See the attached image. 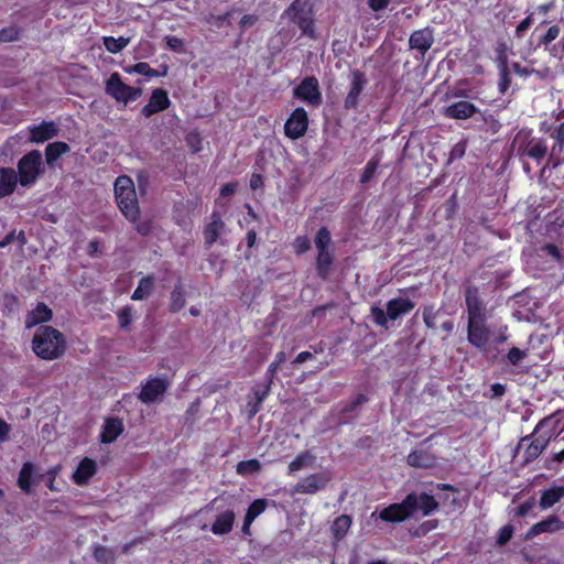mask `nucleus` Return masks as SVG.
Listing matches in <instances>:
<instances>
[{"label": "nucleus", "instance_id": "obj_63", "mask_svg": "<svg viewBox=\"0 0 564 564\" xmlns=\"http://www.w3.org/2000/svg\"><path fill=\"white\" fill-rule=\"evenodd\" d=\"M61 470V467L59 466H54L52 468H50L46 473V477H47V488L52 491L56 490L55 486H54V481L56 479V476L58 475Z\"/></svg>", "mask_w": 564, "mask_h": 564}, {"label": "nucleus", "instance_id": "obj_14", "mask_svg": "<svg viewBox=\"0 0 564 564\" xmlns=\"http://www.w3.org/2000/svg\"><path fill=\"white\" fill-rule=\"evenodd\" d=\"M467 318L488 317L486 304L476 285H467L464 290Z\"/></svg>", "mask_w": 564, "mask_h": 564}, {"label": "nucleus", "instance_id": "obj_50", "mask_svg": "<svg viewBox=\"0 0 564 564\" xmlns=\"http://www.w3.org/2000/svg\"><path fill=\"white\" fill-rule=\"evenodd\" d=\"M271 387H272V383H269L267 381V383L264 386H254L252 388V393H253V400L254 401H258V403H263V401L265 400V398L270 394L271 392Z\"/></svg>", "mask_w": 564, "mask_h": 564}, {"label": "nucleus", "instance_id": "obj_56", "mask_svg": "<svg viewBox=\"0 0 564 564\" xmlns=\"http://www.w3.org/2000/svg\"><path fill=\"white\" fill-rule=\"evenodd\" d=\"M513 532H514V529L511 524L503 525L498 532L497 544L498 545L507 544L512 539Z\"/></svg>", "mask_w": 564, "mask_h": 564}, {"label": "nucleus", "instance_id": "obj_53", "mask_svg": "<svg viewBox=\"0 0 564 564\" xmlns=\"http://www.w3.org/2000/svg\"><path fill=\"white\" fill-rule=\"evenodd\" d=\"M231 15V12L228 11L224 14H218V15H215V14H209L205 21L208 23V24H212L218 29L223 28L225 24H229V17Z\"/></svg>", "mask_w": 564, "mask_h": 564}, {"label": "nucleus", "instance_id": "obj_33", "mask_svg": "<svg viewBox=\"0 0 564 564\" xmlns=\"http://www.w3.org/2000/svg\"><path fill=\"white\" fill-rule=\"evenodd\" d=\"M564 497V487L563 486H554L546 490H544L540 498V507L541 509H549L553 507L556 502H558Z\"/></svg>", "mask_w": 564, "mask_h": 564}, {"label": "nucleus", "instance_id": "obj_62", "mask_svg": "<svg viewBox=\"0 0 564 564\" xmlns=\"http://www.w3.org/2000/svg\"><path fill=\"white\" fill-rule=\"evenodd\" d=\"M238 187V182H229L221 185L219 189V194L221 197H228L236 193Z\"/></svg>", "mask_w": 564, "mask_h": 564}, {"label": "nucleus", "instance_id": "obj_54", "mask_svg": "<svg viewBox=\"0 0 564 564\" xmlns=\"http://www.w3.org/2000/svg\"><path fill=\"white\" fill-rule=\"evenodd\" d=\"M533 12L529 13L516 28L514 36L517 39H522L525 34V32L530 29L532 25L534 19H533Z\"/></svg>", "mask_w": 564, "mask_h": 564}, {"label": "nucleus", "instance_id": "obj_25", "mask_svg": "<svg viewBox=\"0 0 564 564\" xmlns=\"http://www.w3.org/2000/svg\"><path fill=\"white\" fill-rule=\"evenodd\" d=\"M18 183L19 180L14 169L0 167V198L13 194Z\"/></svg>", "mask_w": 564, "mask_h": 564}, {"label": "nucleus", "instance_id": "obj_61", "mask_svg": "<svg viewBox=\"0 0 564 564\" xmlns=\"http://www.w3.org/2000/svg\"><path fill=\"white\" fill-rule=\"evenodd\" d=\"M553 138L555 140L553 151H555L556 145H558L560 149L564 148V121L556 127Z\"/></svg>", "mask_w": 564, "mask_h": 564}, {"label": "nucleus", "instance_id": "obj_49", "mask_svg": "<svg viewBox=\"0 0 564 564\" xmlns=\"http://www.w3.org/2000/svg\"><path fill=\"white\" fill-rule=\"evenodd\" d=\"M120 328H127L132 323V306L127 305L117 313Z\"/></svg>", "mask_w": 564, "mask_h": 564}, {"label": "nucleus", "instance_id": "obj_21", "mask_svg": "<svg viewBox=\"0 0 564 564\" xmlns=\"http://www.w3.org/2000/svg\"><path fill=\"white\" fill-rule=\"evenodd\" d=\"M226 224L223 221L218 212H213L210 215V223L204 227V241L207 247H212L224 231Z\"/></svg>", "mask_w": 564, "mask_h": 564}, {"label": "nucleus", "instance_id": "obj_10", "mask_svg": "<svg viewBox=\"0 0 564 564\" xmlns=\"http://www.w3.org/2000/svg\"><path fill=\"white\" fill-rule=\"evenodd\" d=\"M170 386L171 380L167 377L150 376L147 381L141 384L138 399L144 404L155 403L166 393Z\"/></svg>", "mask_w": 564, "mask_h": 564}, {"label": "nucleus", "instance_id": "obj_60", "mask_svg": "<svg viewBox=\"0 0 564 564\" xmlns=\"http://www.w3.org/2000/svg\"><path fill=\"white\" fill-rule=\"evenodd\" d=\"M500 79H499V93L506 94V91L509 89L511 85V75L509 70L499 72Z\"/></svg>", "mask_w": 564, "mask_h": 564}, {"label": "nucleus", "instance_id": "obj_2", "mask_svg": "<svg viewBox=\"0 0 564 564\" xmlns=\"http://www.w3.org/2000/svg\"><path fill=\"white\" fill-rule=\"evenodd\" d=\"M66 349L63 333L53 326H40L32 339V350L43 360H54L62 357Z\"/></svg>", "mask_w": 564, "mask_h": 564}, {"label": "nucleus", "instance_id": "obj_43", "mask_svg": "<svg viewBox=\"0 0 564 564\" xmlns=\"http://www.w3.org/2000/svg\"><path fill=\"white\" fill-rule=\"evenodd\" d=\"M22 29L17 25L6 26L0 30V43H10L19 41Z\"/></svg>", "mask_w": 564, "mask_h": 564}, {"label": "nucleus", "instance_id": "obj_13", "mask_svg": "<svg viewBox=\"0 0 564 564\" xmlns=\"http://www.w3.org/2000/svg\"><path fill=\"white\" fill-rule=\"evenodd\" d=\"M332 477L326 471L314 473L301 479L294 486V494L313 495L326 488Z\"/></svg>", "mask_w": 564, "mask_h": 564}, {"label": "nucleus", "instance_id": "obj_38", "mask_svg": "<svg viewBox=\"0 0 564 564\" xmlns=\"http://www.w3.org/2000/svg\"><path fill=\"white\" fill-rule=\"evenodd\" d=\"M129 44V39L120 36L118 39L113 36L104 37V45L106 50L112 54L121 52Z\"/></svg>", "mask_w": 564, "mask_h": 564}, {"label": "nucleus", "instance_id": "obj_4", "mask_svg": "<svg viewBox=\"0 0 564 564\" xmlns=\"http://www.w3.org/2000/svg\"><path fill=\"white\" fill-rule=\"evenodd\" d=\"M113 191L117 206L124 218L130 223H137L141 210L132 178L127 175L118 176L113 184Z\"/></svg>", "mask_w": 564, "mask_h": 564}, {"label": "nucleus", "instance_id": "obj_37", "mask_svg": "<svg viewBox=\"0 0 564 564\" xmlns=\"http://www.w3.org/2000/svg\"><path fill=\"white\" fill-rule=\"evenodd\" d=\"M315 247L318 250H330L332 235L327 227H321L314 237Z\"/></svg>", "mask_w": 564, "mask_h": 564}, {"label": "nucleus", "instance_id": "obj_64", "mask_svg": "<svg viewBox=\"0 0 564 564\" xmlns=\"http://www.w3.org/2000/svg\"><path fill=\"white\" fill-rule=\"evenodd\" d=\"M263 185H264L263 176L259 173H252L250 181H249L250 188L252 191H257L259 188H262Z\"/></svg>", "mask_w": 564, "mask_h": 564}, {"label": "nucleus", "instance_id": "obj_34", "mask_svg": "<svg viewBox=\"0 0 564 564\" xmlns=\"http://www.w3.org/2000/svg\"><path fill=\"white\" fill-rule=\"evenodd\" d=\"M33 474L34 465L30 462L24 463L19 473L18 486L25 494L32 491Z\"/></svg>", "mask_w": 564, "mask_h": 564}, {"label": "nucleus", "instance_id": "obj_9", "mask_svg": "<svg viewBox=\"0 0 564 564\" xmlns=\"http://www.w3.org/2000/svg\"><path fill=\"white\" fill-rule=\"evenodd\" d=\"M293 97L307 106L317 108L323 102L318 79L315 76L304 77L293 89Z\"/></svg>", "mask_w": 564, "mask_h": 564}, {"label": "nucleus", "instance_id": "obj_1", "mask_svg": "<svg viewBox=\"0 0 564 564\" xmlns=\"http://www.w3.org/2000/svg\"><path fill=\"white\" fill-rule=\"evenodd\" d=\"M440 509V503L433 495L427 492H409L401 502L391 503L379 512V519L388 523H401L416 512L423 517L431 516Z\"/></svg>", "mask_w": 564, "mask_h": 564}, {"label": "nucleus", "instance_id": "obj_36", "mask_svg": "<svg viewBox=\"0 0 564 564\" xmlns=\"http://www.w3.org/2000/svg\"><path fill=\"white\" fill-rule=\"evenodd\" d=\"M261 470V463L257 458L240 460L236 466V471L240 476L257 474Z\"/></svg>", "mask_w": 564, "mask_h": 564}, {"label": "nucleus", "instance_id": "obj_45", "mask_svg": "<svg viewBox=\"0 0 564 564\" xmlns=\"http://www.w3.org/2000/svg\"><path fill=\"white\" fill-rule=\"evenodd\" d=\"M268 500L259 498L253 500L247 509L246 517L256 520L267 509Z\"/></svg>", "mask_w": 564, "mask_h": 564}, {"label": "nucleus", "instance_id": "obj_39", "mask_svg": "<svg viewBox=\"0 0 564 564\" xmlns=\"http://www.w3.org/2000/svg\"><path fill=\"white\" fill-rule=\"evenodd\" d=\"M379 164H380V158L379 156H372L366 164L361 175H360V180L359 182L361 184H367L371 181V178L375 176L378 167H379Z\"/></svg>", "mask_w": 564, "mask_h": 564}, {"label": "nucleus", "instance_id": "obj_57", "mask_svg": "<svg viewBox=\"0 0 564 564\" xmlns=\"http://www.w3.org/2000/svg\"><path fill=\"white\" fill-rule=\"evenodd\" d=\"M132 224L134 225L135 231L143 237L149 236L153 228L152 220H150V219L140 221V218H139L137 220V223H132Z\"/></svg>", "mask_w": 564, "mask_h": 564}, {"label": "nucleus", "instance_id": "obj_19", "mask_svg": "<svg viewBox=\"0 0 564 564\" xmlns=\"http://www.w3.org/2000/svg\"><path fill=\"white\" fill-rule=\"evenodd\" d=\"M479 109L467 100H459L444 109V116L449 119L467 120L475 116Z\"/></svg>", "mask_w": 564, "mask_h": 564}, {"label": "nucleus", "instance_id": "obj_48", "mask_svg": "<svg viewBox=\"0 0 564 564\" xmlns=\"http://www.w3.org/2000/svg\"><path fill=\"white\" fill-rule=\"evenodd\" d=\"M527 356V350H522L518 347H512L509 349L506 358L509 365L518 366Z\"/></svg>", "mask_w": 564, "mask_h": 564}, {"label": "nucleus", "instance_id": "obj_15", "mask_svg": "<svg viewBox=\"0 0 564 564\" xmlns=\"http://www.w3.org/2000/svg\"><path fill=\"white\" fill-rule=\"evenodd\" d=\"M351 82L349 91L344 100V108L346 110L357 109L359 105V98L362 94L365 86L367 84V77L364 72L359 69H354L350 73Z\"/></svg>", "mask_w": 564, "mask_h": 564}, {"label": "nucleus", "instance_id": "obj_20", "mask_svg": "<svg viewBox=\"0 0 564 564\" xmlns=\"http://www.w3.org/2000/svg\"><path fill=\"white\" fill-rule=\"evenodd\" d=\"M436 455L430 449H413L406 457L408 465L414 468H433L436 465Z\"/></svg>", "mask_w": 564, "mask_h": 564}, {"label": "nucleus", "instance_id": "obj_31", "mask_svg": "<svg viewBox=\"0 0 564 564\" xmlns=\"http://www.w3.org/2000/svg\"><path fill=\"white\" fill-rule=\"evenodd\" d=\"M155 280L153 275H145L140 279L137 289L133 291L131 299L133 301H143L148 299L154 290Z\"/></svg>", "mask_w": 564, "mask_h": 564}, {"label": "nucleus", "instance_id": "obj_6", "mask_svg": "<svg viewBox=\"0 0 564 564\" xmlns=\"http://www.w3.org/2000/svg\"><path fill=\"white\" fill-rule=\"evenodd\" d=\"M42 172V154L39 150L28 152L18 162L17 175L22 187L34 185Z\"/></svg>", "mask_w": 564, "mask_h": 564}, {"label": "nucleus", "instance_id": "obj_32", "mask_svg": "<svg viewBox=\"0 0 564 564\" xmlns=\"http://www.w3.org/2000/svg\"><path fill=\"white\" fill-rule=\"evenodd\" d=\"M186 304L185 290L181 282L176 283L170 294L169 312L177 313Z\"/></svg>", "mask_w": 564, "mask_h": 564}, {"label": "nucleus", "instance_id": "obj_42", "mask_svg": "<svg viewBox=\"0 0 564 564\" xmlns=\"http://www.w3.org/2000/svg\"><path fill=\"white\" fill-rule=\"evenodd\" d=\"M314 460V456H312L308 452L300 453L290 464H289V473L293 474L301 470L303 467L307 466Z\"/></svg>", "mask_w": 564, "mask_h": 564}, {"label": "nucleus", "instance_id": "obj_18", "mask_svg": "<svg viewBox=\"0 0 564 564\" xmlns=\"http://www.w3.org/2000/svg\"><path fill=\"white\" fill-rule=\"evenodd\" d=\"M434 43L433 29L426 26L424 29L415 30L409 39V46L424 55Z\"/></svg>", "mask_w": 564, "mask_h": 564}, {"label": "nucleus", "instance_id": "obj_8", "mask_svg": "<svg viewBox=\"0 0 564 564\" xmlns=\"http://www.w3.org/2000/svg\"><path fill=\"white\" fill-rule=\"evenodd\" d=\"M105 91L117 101L124 104L135 100L142 94L141 88L124 84L119 73H112L106 80Z\"/></svg>", "mask_w": 564, "mask_h": 564}, {"label": "nucleus", "instance_id": "obj_28", "mask_svg": "<svg viewBox=\"0 0 564 564\" xmlns=\"http://www.w3.org/2000/svg\"><path fill=\"white\" fill-rule=\"evenodd\" d=\"M236 514L234 510H226L218 514L212 524L210 531L216 535L228 534L234 527Z\"/></svg>", "mask_w": 564, "mask_h": 564}, {"label": "nucleus", "instance_id": "obj_35", "mask_svg": "<svg viewBox=\"0 0 564 564\" xmlns=\"http://www.w3.org/2000/svg\"><path fill=\"white\" fill-rule=\"evenodd\" d=\"M350 525H351V518L349 516H347V514L338 516L332 524V531H333L335 539H337V540L343 539L347 534Z\"/></svg>", "mask_w": 564, "mask_h": 564}, {"label": "nucleus", "instance_id": "obj_52", "mask_svg": "<svg viewBox=\"0 0 564 564\" xmlns=\"http://www.w3.org/2000/svg\"><path fill=\"white\" fill-rule=\"evenodd\" d=\"M535 505H536L535 498L530 497L528 500H525L524 502L519 505V507L517 508V510L514 512V516L518 518H524V517L529 516V513L534 509Z\"/></svg>", "mask_w": 564, "mask_h": 564}, {"label": "nucleus", "instance_id": "obj_12", "mask_svg": "<svg viewBox=\"0 0 564 564\" xmlns=\"http://www.w3.org/2000/svg\"><path fill=\"white\" fill-rule=\"evenodd\" d=\"M310 124L307 111L303 107H296L284 123V134L291 140L303 138Z\"/></svg>", "mask_w": 564, "mask_h": 564}, {"label": "nucleus", "instance_id": "obj_26", "mask_svg": "<svg viewBox=\"0 0 564 564\" xmlns=\"http://www.w3.org/2000/svg\"><path fill=\"white\" fill-rule=\"evenodd\" d=\"M123 432V423L118 417L107 419L100 433V441L104 444L115 442Z\"/></svg>", "mask_w": 564, "mask_h": 564}, {"label": "nucleus", "instance_id": "obj_27", "mask_svg": "<svg viewBox=\"0 0 564 564\" xmlns=\"http://www.w3.org/2000/svg\"><path fill=\"white\" fill-rule=\"evenodd\" d=\"M52 316V310L45 303L40 302L35 308L28 313L25 317V326L26 328L34 327L41 323L51 321Z\"/></svg>", "mask_w": 564, "mask_h": 564}, {"label": "nucleus", "instance_id": "obj_22", "mask_svg": "<svg viewBox=\"0 0 564 564\" xmlns=\"http://www.w3.org/2000/svg\"><path fill=\"white\" fill-rule=\"evenodd\" d=\"M414 306L415 303L405 297H394L389 300L386 304L390 321H397L401 316L409 314Z\"/></svg>", "mask_w": 564, "mask_h": 564}, {"label": "nucleus", "instance_id": "obj_17", "mask_svg": "<svg viewBox=\"0 0 564 564\" xmlns=\"http://www.w3.org/2000/svg\"><path fill=\"white\" fill-rule=\"evenodd\" d=\"M29 140L32 143H44L57 137L59 130L54 121H42L37 126H30Z\"/></svg>", "mask_w": 564, "mask_h": 564}, {"label": "nucleus", "instance_id": "obj_11", "mask_svg": "<svg viewBox=\"0 0 564 564\" xmlns=\"http://www.w3.org/2000/svg\"><path fill=\"white\" fill-rule=\"evenodd\" d=\"M488 317L467 318V340L479 350H487L491 330L487 325Z\"/></svg>", "mask_w": 564, "mask_h": 564}, {"label": "nucleus", "instance_id": "obj_29", "mask_svg": "<svg viewBox=\"0 0 564 564\" xmlns=\"http://www.w3.org/2000/svg\"><path fill=\"white\" fill-rule=\"evenodd\" d=\"M563 527L562 521L556 516H550L546 519L533 524L529 531L528 536H536L541 533H553L561 530Z\"/></svg>", "mask_w": 564, "mask_h": 564}, {"label": "nucleus", "instance_id": "obj_58", "mask_svg": "<svg viewBox=\"0 0 564 564\" xmlns=\"http://www.w3.org/2000/svg\"><path fill=\"white\" fill-rule=\"evenodd\" d=\"M543 251L546 252L554 261L561 263L563 261V256L560 248L554 243H545L542 248Z\"/></svg>", "mask_w": 564, "mask_h": 564}, {"label": "nucleus", "instance_id": "obj_40", "mask_svg": "<svg viewBox=\"0 0 564 564\" xmlns=\"http://www.w3.org/2000/svg\"><path fill=\"white\" fill-rule=\"evenodd\" d=\"M286 360V355L284 351H279L276 355H275V358L274 360L269 365L268 369H267V372H265V378H267V381L269 383H272L274 382V378L281 367V365Z\"/></svg>", "mask_w": 564, "mask_h": 564}, {"label": "nucleus", "instance_id": "obj_30", "mask_svg": "<svg viewBox=\"0 0 564 564\" xmlns=\"http://www.w3.org/2000/svg\"><path fill=\"white\" fill-rule=\"evenodd\" d=\"M70 151V147L64 141H55L48 143L45 148V160L47 165L53 166L54 163L63 155Z\"/></svg>", "mask_w": 564, "mask_h": 564}, {"label": "nucleus", "instance_id": "obj_44", "mask_svg": "<svg viewBox=\"0 0 564 564\" xmlns=\"http://www.w3.org/2000/svg\"><path fill=\"white\" fill-rule=\"evenodd\" d=\"M440 310H436L433 304L423 306L422 317L425 326L430 329L436 328V318Z\"/></svg>", "mask_w": 564, "mask_h": 564}, {"label": "nucleus", "instance_id": "obj_41", "mask_svg": "<svg viewBox=\"0 0 564 564\" xmlns=\"http://www.w3.org/2000/svg\"><path fill=\"white\" fill-rule=\"evenodd\" d=\"M93 554L95 560L102 564H112L116 560L113 551L104 545H95Z\"/></svg>", "mask_w": 564, "mask_h": 564}, {"label": "nucleus", "instance_id": "obj_51", "mask_svg": "<svg viewBox=\"0 0 564 564\" xmlns=\"http://www.w3.org/2000/svg\"><path fill=\"white\" fill-rule=\"evenodd\" d=\"M561 33V28L558 25H552L547 29L544 35L540 37L539 44L547 46L551 44L554 40L558 37Z\"/></svg>", "mask_w": 564, "mask_h": 564}, {"label": "nucleus", "instance_id": "obj_46", "mask_svg": "<svg viewBox=\"0 0 564 564\" xmlns=\"http://www.w3.org/2000/svg\"><path fill=\"white\" fill-rule=\"evenodd\" d=\"M370 313H371L372 321H373V323L376 325H378L380 327H383L386 329L389 328L388 321H390V318L388 316V310L387 308H386V311H383L379 306H371Z\"/></svg>", "mask_w": 564, "mask_h": 564}, {"label": "nucleus", "instance_id": "obj_3", "mask_svg": "<svg viewBox=\"0 0 564 564\" xmlns=\"http://www.w3.org/2000/svg\"><path fill=\"white\" fill-rule=\"evenodd\" d=\"M551 425L552 417L546 416L539 421L531 434L520 440L519 447L528 443L522 454V465L531 464L546 449L555 435V430Z\"/></svg>", "mask_w": 564, "mask_h": 564}, {"label": "nucleus", "instance_id": "obj_5", "mask_svg": "<svg viewBox=\"0 0 564 564\" xmlns=\"http://www.w3.org/2000/svg\"><path fill=\"white\" fill-rule=\"evenodd\" d=\"M288 19L291 23L299 26L302 34L311 40L316 39L315 21L312 9L306 8V2L294 0L281 14V20Z\"/></svg>", "mask_w": 564, "mask_h": 564}, {"label": "nucleus", "instance_id": "obj_23", "mask_svg": "<svg viewBox=\"0 0 564 564\" xmlns=\"http://www.w3.org/2000/svg\"><path fill=\"white\" fill-rule=\"evenodd\" d=\"M96 462L89 457H84L73 474V480L76 485L84 486L88 484L89 479L96 474Z\"/></svg>", "mask_w": 564, "mask_h": 564}, {"label": "nucleus", "instance_id": "obj_55", "mask_svg": "<svg viewBox=\"0 0 564 564\" xmlns=\"http://www.w3.org/2000/svg\"><path fill=\"white\" fill-rule=\"evenodd\" d=\"M466 149H467V141L466 140L458 141L452 148V150L449 152V158H448L449 162L462 159L466 153Z\"/></svg>", "mask_w": 564, "mask_h": 564}, {"label": "nucleus", "instance_id": "obj_16", "mask_svg": "<svg viewBox=\"0 0 564 564\" xmlns=\"http://www.w3.org/2000/svg\"><path fill=\"white\" fill-rule=\"evenodd\" d=\"M171 106L169 94L163 88H155L152 90L150 99L147 105L141 109V115L150 118L155 113L166 110Z\"/></svg>", "mask_w": 564, "mask_h": 564}, {"label": "nucleus", "instance_id": "obj_24", "mask_svg": "<svg viewBox=\"0 0 564 564\" xmlns=\"http://www.w3.org/2000/svg\"><path fill=\"white\" fill-rule=\"evenodd\" d=\"M334 252L332 250H318L316 260H315V269L316 274L323 281H326L332 272L334 264Z\"/></svg>", "mask_w": 564, "mask_h": 564}, {"label": "nucleus", "instance_id": "obj_47", "mask_svg": "<svg viewBox=\"0 0 564 564\" xmlns=\"http://www.w3.org/2000/svg\"><path fill=\"white\" fill-rule=\"evenodd\" d=\"M133 70L140 75H143L145 77H159L161 76V73H159L156 69L152 68L148 63L145 62H139L133 66ZM165 70L162 73V75H165Z\"/></svg>", "mask_w": 564, "mask_h": 564}, {"label": "nucleus", "instance_id": "obj_59", "mask_svg": "<svg viewBox=\"0 0 564 564\" xmlns=\"http://www.w3.org/2000/svg\"><path fill=\"white\" fill-rule=\"evenodd\" d=\"M294 248L297 254H302L308 251L311 248L310 239L306 236L296 237L294 241Z\"/></svg>", "mask_w": 564, "mask_h": 564}, {"label": "nucleus", "instance_id": "obj_7", "mask_svg": "<svg viewBox=\"0 0 564 564\" xmlns=\"http://www.w3.org/2000/svg\"><path fill=\"white\" fill-rule=\"evenodd\" d=\"M531 134V130L519 131L514 139L518 143L517 152L520 156H528L539 164L547 154L546 141L542 138H532Z\"/></svg>", "mask_w": 564, "mask_h": 564}]
</instances>
